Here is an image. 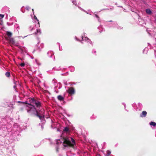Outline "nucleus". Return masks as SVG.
<instances>
[{
    "label": "nucleus",
    "instance_id": "aec40b11",
    "mask_svg": "<svg viewBox=\"0 0 156 156\" xmlns=\"http://www.w3.org/2000/svg\"><path fill=\"white\" fill-rule=\"evenodd\" d=\"M30 111L31 110L30 109L27 110V112L29 113Z\"/></svg>",
    "mask_w": 156,
    "mask_h": 156
},
{
    "label": "nucleus",
    "instance_id": "6ab92c4d",
    "mask_svg": "<svg viewBox=\"0 0 156 156\" xmlns=\"http://www.w3.org/2000/svg\"><path fill=\"white\" fill-rule=\"evenodd\" d=\"M34 18L37 21H38V20L37 19V18L35 16H34Z\"/></svg>",
    "mask_w": 156,
    "mask_h": 156
},
{
    "label": "nucleus",
    "instance_id": "412c9836",
    "mask_svg": "<svg viewBox=\"0 0 156 156\" xmlns=\"http://www.w3.org/2000/svg\"><path fill=\"white\" fill-rule=\"evenodd\" d=\"M16 87V85H15L14 86V88H15Z\"/></svg>",
    "mask_w": 156,
    "mask_h": 156
},
{
    "label": "nucleus",
    "instance_id": "39448f33",
    "mask_svg": "<svg viewBox=\"0 0 156 156\" xmlns=\"http://www.w3.org/2000/svg\"><path fill=\"white\" fill-rule=\"evenodd\" d=\"M68 93L70 94H73L75 93L74 89L73 87H70L68 90Z\"/></svg>",
    "mask_w": 156,
    "mask_h": 156
},
{
    "label": "nucleus",
    "instance_id": "5701e85b",
    "mask_svg": "<svg viewBox=\"0 0 156 156\" xmlns=\"http://www.w3.org/2000/svg\"><path fill=\"white\" fill-rule=\"evenodd\" d=\"M20 59H21V60H22V59H21V58H20Z\"/></svg>",
    "mask_w": 156,
    "mask_h": 156
},
{
    "label": "nucleus",
    "instance_id": "2eb2a0df",
    "mask_svg": "<svg viewBox=\"0 0 156 156\" xmlns=\"http://www.w3.org/2000/svg\"><path fill=\"white\" fill-rule=\"evenodd\" d=\"M111 153V152L109 150L107 151V154L108 156Z\"/></svg>",
    "mask_w": 156,
    "mask_h": 156
},
{
    "label": "nucleus",
    "instance_id": "1a4fd4ad",
    "mask_svg": "<svg viewBox=\"0 0 156 156\" xmlns=\"http://www.w3.org/2000/svg\"><path fill=\"white\" fill-rule=\"evenodd\" d=\"M7 35L9 37H11L12 36V34L10 32L7 31L6 32Z\"/></svg>",
    "mask_w": 156,
    "mask_h": 156
},
{
    "label": "nucleus",
    "instance_id": "20e7f679",
    "mask_svg": "<svg viewBox=\"0 0 156 156\" xmlns=\"http://www.w3.org/2000/svg\"><path fill=\"white\" fill-rule=\"evenodd\" d=\"M27 105H27L26 106L29 108L31 110H32L34 112L35 111H36L37 108L35 107V105H33L32 104H31L30 102L29 103H28Z\"/></svg>",
    "mask_w": 156,
    "mask_h": 156
},
{
    "label": "nucleus",
    "instance_id": "ddd939ff",
    "mask_svg": "<svg viewBox=\"0 0 156 156\" xmlns=\"http://www.w3.org/2000/svg\"><path fill=\"white\" fill-rule=\"evenodd\" d=\"M5 75L7 77H9L10 76V73L9 72H6L5 73Z\"/></svg>",
    "mask_w": 156,
    "mask_h": 156
},
{
    "label": "nucleus",
    "instance_id": "423d86ee",
    "mask_svg": "<svg viewBox=\"0 0 156 156\" xmlns=\"http://www.w3.org/2000/svg\"><path fill=\"white\" fill-rule=\"evenodd\" d=\"M147 114V112L146 111H143L142 112V113L140 114V116L142 118L145 117Z\"/></svg>",
    "mask_w": 156,
    "mask_h": 156
},
{
    "label": "nucleus",
    "instance_id": "f03ea898",
    "mask_svg": "<svg viewBox=\"0 0 156 156\" xmlns=\"http://www.w3.org/2000/svg\"><path fill=\"white\" fill-rule=\"evenodd\" d=\"M29 102L35 105L36 108H40L41 106V103L34 98H29Z\"/></svg>",
    "mask_w": 156,
    "mask_h": 156
},
{
    "label": "nucleus",
    "instance_id": "0eeeda50",
    "mask_svg": "<svg viewBox=\"0 0 156 156\" xmlns=\"http://www.w3.org/2000/svg\"><path fill=\"white\" fill-rule=\"evenodd\" d=\"M57 99L58 100L60 101H64V98L61 95H59L57 96Z\"/></svg>",
    "mask_w": 156,
    "mask_h": 156
},
{
    "label": "nucleus",
    "instance_id": "7ed1b4c3",
    "mask_svg": "<svg viewBox=\"0 0 156 156\" xmlns=\"http://www.w3.org/2000/svg\"><path fill=\"white\" fill-rule=\"evenodd\" d=\"M35 112L34 113V115L38 117L40 119L42 120L44 118V115L43 113L40 112V110L36 109V111L34 112Z\"/></svg>",
    "mask_w": 156,
    "mask_h": 156
},
{
    "label": "nucleus",
    "instance_id": "a211bd4d",
    "mask_svg": "<svg viewBox=\"0 0 156 156\" xmlns=\"http://www.w3.org/2000/svg\"><path fill=\"white\" fill-rule=\"evenodd\" d=\"M4 16L3 15L0 14V17H1L2 18H3Z\"/></svg>",
    "mask_w": 156,
    "mask_h": 156
},
{
    "label": "nucleus",
    "instance_id": "9b49d317",
    "mask_svg": "<svg viewBox=\"0 0 156 156\" xmlns=\"http://www.w3.org/2000/svg\"><path fill=\"white\" fill-rule=\"evenodd\" d=\"M146 13L149 14H151V11L149 9H146Z\"/></svg>",
    "mask_w": 156,
    "mask_h": 156
},
{
    "label": "nucleus",
    "instance_id": "f8f14e48",
    "mask_svg": "<svg viewBox=\"0 0 156 156\" xmlns=\"http://www.w3.org/2000/svg\"><path fill=\"white\" fill-rule=\"evenodd\" d=\"M18 103H20L21 104H28V102L27 101H26L25 102H22L20 101H18Z\"/></svg>",
    "mask_w": 156,
    "mask_h": 156
},
{
    "label": "nucleus",
    "instance_id": "dca6fc26",
    "mask_svg": "<svg viewBox=\"0 0 156 156\" xmlns=\"http://www.w3.org/2000/svg\"><path fill=\"white\" fill-rule=\"evenodd\" d=\"M25 63L24 62L20 64V66L21 67H23L25 66Z\"/></svg>",
    "mask_w": 156,
    "mask_h": 156
},
{
    "label": "nucleus",
    "instance_id": "f257e3e1",
    "mask_svg": "<svg viewBox=\"0 0 156 156\" xmlns=\"http://www.w3.org/2000/svg\"><path fill=\"white\" fill-rule=\"evenodd\" d=\"M63 146L65 147H69L73 148L74 145H75V140L72 138H71L70 140L69 138L63 137Z\"/></svg>",
    "mask_w": 156,
    "mask_h": 156
},
{
    "label": "nucleus",
    "instance_id": "4468645a",
    "mask_svg": "<svg viewBox=\"0 0 156 156\" xmlns=\"http://www.w3.org/2000/svg\"><path fill=\"white\" fill-rule=\"evenodd\" d=\"M64 130L66 132H68L69 130V129L68 128L66 127L65 128Z\"/></svg>",
    "mask_w": 156,
    "mask_h": 156
},
{
    "label": "nucleus",
    "instance_id": "6e6552de",
    "mask_svg": "<svg viewBox=\"0 0 156 156\" xmlns=\"http://www.w3.org/2000/svg\"><path fill=\"white\" fill-rule=\"evenodd\" d=\"M9 43L14 44L15 43V40L13 38L10 37L9 41Z\"/></svg>",
    "mask_w": 156,
    "mask_h": 156
},
{
    "label": "nucleus",
    "instance_id": "4be33fe9",
    "mask_svg": "<svg viewBox=\"0 0 156 156\" xmlns=\"http://www.w3.org/2000/svg\"><path fill=\"white\" fill-rule=\"evenodd\" d=\"M37 30V32H38V31H40V30Z\"/></svg>",
    "mask_w": 156,
    "mask_h": 156
},
{
    "label": "nucleus",
    "instance_id": "f3484780",
    "mask_svg": "<svg viewBox=\"0 0 156 156\" xmlns=\"http://www.w3.org/2000/svg\"><path fill=\"white\" fill-rule=\"evenodd\" d=\"M10 37H5V38L6 40L8 41H9V39L10 38Z\"/></svg>",
    "mask_w": 156,
    "mask_h": 156
},
{
    "label": "nucleus",
    "instance_id": "9d476101",
    "mask_svg": "<svg viewBox=\"0 0 156 156\" xmlns=\"http://www.w3.org/2000/svg\"><path fill=\"white\" fill-rule=\"evenodd\" d=\"M150 125L153 126H156V123L154 122H151L150 123Z\"/></svg>",
    "mask_w": 156,
    "mask_h": 156
}]
</instances>
